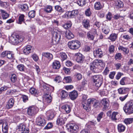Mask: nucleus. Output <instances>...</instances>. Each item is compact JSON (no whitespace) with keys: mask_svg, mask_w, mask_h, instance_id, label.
<instances>
[{"mask_svg":"<svg viewBox=\"0 0 133 133\" xmlns=\"http://www.w3.org/2000/svg\"><path fill=\"white\" fill-rule=\"evenodd\" d=\"M124 111L127 115L133 113V100L127 102L123 107Z\"/></svg>","mask_w":133,"mask_h":133,"instance_id":"f257e3e1","label":"nucleus"},{"mask_svg":"<svg viewBox=\"0 0 133 133\" xmlns=\"http://www.w3.org/2000/svg\"><path fill=\"white\" fill-rule=\"evenodd\" d=\"M102 61L101 60H95L90 64L91 70L93 72L97 73L99 71V67L102 64Z\"/></svg>","mask_w":133,"mask_h":133,"instance_id":"f03ea898","label":"nucleus"},{"mask_svg":"<svg viewBox=\"0 0 133 133\" xmlns=\"http://www.w3.org/2000/svg\"><path fill=\"white\" fill-rule=\"evenodd\" d=\"M23 37L19 35L11 36L9 38L10 42L13 44L16 45L23 41Z\"/></svg>","mask_w":133,"mask_h":133,"instance_id":"7ed1b4c3","label":"nucleus"},{"mask_svg":"<svg viewBox=\"0 0 133 133\" xmlns=\"http://www.w3.org/2000/svg\"><path fill=\"white\" fill-rule=\"evenodd\" d=\"M94 84L98 87H100L103 83V77L101 75H95L92 77Z\"/></svg>","mask_w":133,"mask_h":133,"instance_id":"20e7f679","label":"nucleus"},{"mask_svg":"<svg viewBox=\"0 0 133 133\" xmlns=\"http://www.w3.org/2000/svg\"><path fill=\"white\" fill-rule=\"evenodd\" d=\"M81 43L77 41H72L68 42V47L72 50L78 49L80 46Z\"/></svg>","mask_w":133,"mask_h":133,"instance_id":"39448f33","label":"nucleus"},{"mask_svg":"<svg viewBox=\"0 0 133 133\" xmlns=\"http://www.w3.org/2000/svg\"><path fill=\"white\" fill-rule=\"evenodd\" d=\"M66 118L65 115L63 114H60L58 117L56 121V124L58 125H61L64 124L66 120Z\"/></svg>","mask_w":133,"mask_h":133,"instance_id":"423d86ee","label":"nucleus"},{"mask_svg":"<svg viewBox=\"0 0 133 133\" xmlns=\"http://www.w3.org/2000/svg\"><path fill=\"white\" fill-rule=\"evenodd\" d=\"M38 111L37 108L34 107H31L27 109V114L29 116H33L36 114Z\"/></svg>","mask_w":133,"mask_h":133,"instance_id":"0eeeda50","label":"nucleus"},{"mask_svg":"<svg viewBox=\"0 0 133 133\" xmlns=\"http://www.w3.org/2000/svg\"><path fill=\"white\" fill-rule=\"evenodd\" d=\"M69 128V131L71 133H77L79 130L78 126L75 123L70 124Z\"/></svg>","mask_w":133,"mask_h":133,"instance_id":"6e6552de","label":"nucleus"},{"mask_svg":"<svg viewBox=\"0 0 133 133\" xmlns=\"http://www.w3.org/2000/svg\"><path fill=\"white\" fill-rule=\"evenodd\" d=\"M75 57L76 61L79 63H83L84 60V56L82 54L78 53L75 54Z\"/></svg>","mask_w":133,"mask_h":133,"instance_id":"1a4fd4ad","label":"nucleus"},{"mask_svg":"<svg viewBox=\"0 0 133 133\" xmlns=\"http://www.w3.org/2000/svg\"><path fill=\"white\" fill-rule=\"evenodd\" d=\"M43 99L44 103H50L52 101V98L48 92H44L43 95Z\"/></svg>","mask_w":133,"mask_h":133,"instance_id":"9d476101","label":"nucleus"},{"mask_svg":"<svg viewBox=\"0 0 133 133\" xmlns=\"http://www.w3.org/2000/svg\"><path fill=\"white\" fill-rule=\"evenodd\" d=\"M109 101L108 98H104L101 101V103L103 106V110H104L108 108L109 105Z\"/></svg>","mask_w":133,"mask_h":133,"instance_id":"9b49d317","label":"nucleus"},{"mask_svg":"<svg viewBox=\"0 0 133 133\" xmlns=\"http://www.w3.org/2000/svg\"><path fill=\"white\" fill-rule=\"evenodd\" d=\"M53 35V39H55V41L56 42H59L61 38V33L59 32H54L52 33Z\"/></svg>","mask_w":133,"mask_h":133,"instance_id":"f8f14e48","label":"nucleus"},{"mask_svg":"<svg viewBox=\"0 0 133 133\" xmlns=\"http://www.w3.org/2000/svg\"><path fill=\"white\" fill-rule=\"evenodd\" d=\"M69 95L70 98L72 100L75 99L78 96L77 91L75 90L70 92Z\"/></svg>","mask_w":133,"mask_h":133,"instance_id":"ddd939ff","label":"nucleus"},{"mask_svg":"<svg viewBox=\"0 0 133 133\" xmlns=\"http://www.w3.org/2000/svg\"><path fill=\"white\" fill-rule=\"evenodd\" d=\"M94 56L97 57L101 58L103 55V53L101 49L96 50L94 52Z\"/></svg>","mask_w":133,"mask_h":133,"instance_id":"4468645a","label":"nucleus"},{"mask_svg":"<svg viewBox=\"0 0 133 133\" xmlns=\"http://www.w3.org/2000/svg\"><path fill=\"white\" fill-rule=\"evenodd\" d=\"M130 90L129 88L123 87L119 88L118 91L119 94H125Z\"/></svg>","mask_w":133,"mask_h":133,"instance_id":"2eb2a0df","label":"nucleus"},{"mask_svg":"<svg viewBox=\"0 0 133 133\" xmlns=\"http://www.w3.org/2000/svg\"><path fill=\"white\" fill-rule=\"evenodd\" d=\"M14 103V99L12 98L10 99L8 102L7 104L6 105V108L7 109H9L11 108L13 106Z\"/></svg>","mask_w":133,"mask_h":133,"instance_id":"dca6fc26","label":"nucleus"},{"mask_svg":"<svg viewBox=\"0 0 133 133\" xmlns=\"http://www.w3.org/2000/svg\"><path fill=\"white\" fill-rule=\"evenodd\" d=\"M52 66L54 69H58L60 68L61 64L59 61L55 60L53 62Z\"/></svg>","mask_w":133,"mask_h":133,"instance_id":"f3484780","label":"nucleus"},{"mask_svg":"<svg viewBox=\"0 0 133 133\" xmlns=\"http://www.w3.org/2000/svg\"><path fill=\"white\" fill-rule=\"evenodd\" d=\"M46 116L47 119L49 120H52L54 117L55 115L53 111H48L46 112Z\"/></svg>","mask_w":133,"mask_h":133,"instance_id":"a211bd4d","label":"nucleus"},{"mask_svg":"<svg viewBox=\"0 0 133 133\" xmlns=\"http://www.w3.org/2000/svg\"><path fill=\"white\" fill-rule=\"evenodd\" d=\"M37 124L40 126H44L46 123L45 120L41 117L38 118H37Z\"/></svg>","mask_w":133,"mask_h":133,"instance_id":"6ab92c4d","label":"nucleus"},{"mask_svg":"<svg viewBox=\"0 0 133 133\" xmlns=\"http://www.w3.org/2000/svg\"><path fill=\"white\" fill-rule=\"evenodd\" d=\"M0 11L1 12V16L3 19H5L9 17V14H8L6 11L0 9Z\"/></svg>","mask_w":133,"mask_h":133,"instance_id":"aec40b11","label":"nucleus"},{"mask_svg":"<svg viewBox=\"0 0 133 133\" xmlns=\"http://www.w3.org/2000/svg\"><path fill=\"white\" fill-rule=\"evenodd\" d=\"M94 8L95 9L99 10L102 8L104 5H102L99 2H97L95 4Z\"/></svg>","mask_w":133,"mask_h":133,"instance_id":"412c9836","label":"nucleus"},{"mask_svg":"<svg viewBox=\"0 0 133 133\" xmlns=\"http://www.w3.org/2000/svg\"><path fill=\"white\" fill-rule=\"evenodd\" d=\"M62 108L67 113H70L71 110L70 106L68 104L63 105L62 107Z\"/></svg>","mask_w":133,"mask_h":133,"instance_id":"4be33fe9","label":"nucleus"},{"mask_svg":"<svg viewBox=\"0 0 133 133\" xmlns=\"http://www.w3.org/2000/svg\"><path fill=\"white\" fill-rule=\"evenodd\" d=\"M117 128L119 132H122L125 131V127L123 124H119L118 125Z\"/></svg>","mask_w":133,"mask_h":133,"instance_id":"5701e85b","label":"nucleus"},{"mask_svg":"<svg viewBox=\"0 0 133 133\" xmlns=\"http://www.w3.org/2000/svg\"><path fill=\"white\" fill-rule=\"evenodd\" d=\"M65 35L66 37L68 39H72L74 37V34L69 30L66 31Z\"/></svg>","mask_w":133,"mask_h":133,"instance_id":"b1692460","label":"nucleus"},{"mask_svg":"<svg viewBox=\"0 0 133 133\" xmlns=\"http://www.w3.org/2000/svg\"><path fill=\"white\" fill-rule=\"evenodd\" d=\"M31 46L30 45H28L26 46L23 50L24 54L26 55L29 54L31 51Z\"/></svg>","mask_w":133,"mask_h":133,"instance_id":"393cba45","label":"nucleus"},{"mask_svg":"<svg viewBox=\"0 0 133 133\" xmlns=\"http://www.w3.org/2000/svg\"><path fill=\"white\" fill-rule=\"evenodd\" d=\"M42 55L43 56L46 58L49 61H51L53 58L52 54L49 53L43 52L42 53Z\"/></svg>","mask_w":133,"mask_h":133,"instance_id":"a878e982","label":"nucleus"},{"mask_svg":"<svg viewBox=\"0 0 133 133\" xmlns=\"http://www.w3.org/2000/svg\"><path fill=\"white\" fill-rule=\"evenodd\" d=\"M68 92L64 90H62L61 92V96L62 99H65L67 98L68 95Z\"/></svg>","mask_w":133,"mask_h":133,"instance_id":"bb28decb","label":"nucleus"},{"mask_svg":"<svg viewBox=\"0 0 133 133\" xmlns=\"http://www.w3.org/2000/svg\"><path fill=\"white\" fill-rule=\"evenodd\" d=\"M62 17L67 19L73 18L71 12L70 11L66 12L65 14L62 16Z\"/></svg>","mask_w":133,"mask_h":133,"instance_id":"cd10ccee","label":"nucleus"},{"mask_svg":"<svg viewBox=\"0 0 133 133\" xmlns=\"http://www.w3.org/2000/svg\"><path fill=\"white\" fill-rule=\"evenodd\" d=\"M25 126L23 123H21L16 127V129L19 131H21L25 129Z\"/></svg>","mask_w":133,"mask_h":133,"instance_id":"c85d7f7f","label":"nucleus"},{"mask_svg":"<svg viewBox=\"0 0 133 133\" xmlns=\"http://www.w3.org/2000/svg\"><path fill=\"white\" fill-rule=\"evenodd\" d=\"M30 93L34 96L37 97L38 96V92L34 88H31L29 90Z\"/></svg>","mask_w":133,"mask_h":133,"instance_id":"c756f323","label":"nucleus"},{"mask_svg":"<svg viewBox=\"0 0 133 133\" xmlns=\"http://www.w3.org/2000/svg\"><path fill=\"white\" fill-rule=\"evenodd\" d=\"M119 50H121L125 52L126 54H128L129 52V49L126 47H124L122 46H119L118 47Z\"/></svg>","mask_w":133,"mask_h":133,"instance_id":"7c9ffc66","label":"nucleus"},{"mask_svg":"<svg viewBox=\"0 0 133 133\" xmlns=\"http://www.w3.org/2000/svg\"><path fill=\"white\" fill-rule=\"evenodd\" d=\"M117 37V34L114 33L111 34L108 37V39L112 41L113 42L115 41Z\"/></svg>","mask_w":133,"mask_h":133,"instance_id":"2f4dec72","label":"nucleus"},{"mask_svg":"<svg viewBox=\"0 0 133 133\" xmlns=\"http://www.w3.org/2000/svg\"><path fill=\"white\" fill-rule=\"evenodd\" d=\"M89 22L90 21L88 19H84L82 22L83 25L85 28L87 29L90 26Z\"/></svg>","mask_w":133,"mask_h":133,"instance_id":"473e14b6","label":"nucleus"},{"mask_svg":"<svg viewBox=\"0 0 133 133\" xmlns=\"http://www.w3.org/2000/svg\"><path fill=\"white\" fill-rule=\"evenodd\" d=\"M82 104L83 108L86 110L90 108L91 106L89 105L87 103H86L85 102H82Z\"/></svg>","mask_w":133,"mask_h":133,"instance_id":"72a5a7b5","label":"nucleus"},{"mask_svg":"<svg viewBox=\"0 0 133 133\" xmlns=\"http://www.w3.org/2000/svg\"><path fill=\"white\" fill-rule=\"evenodd\" d=\"M55 8L56 11L59 13H63L64 11V10L60 6L58 5L55 6Z\"/></svg>","mask_w":133,"mask_h":133,"instance_id":"f704fd0d","label":"nucleus"},{"mask_svg":"<svg viewBox=\"0 0 133 133\" xmlns=\"http://www.w3.org/2000/svg\"><path fill=\"white\" fill-rule=\"evenodd\" d=\"M19 6L21 9V10L23 11H25L28 9V7L27 5L26 4H19Z\"/></svg>","mask_w":133,"mask_h":133,"instance_id":"c9c22d12","label":"nucleus"},{"mask_svg":"<svg viewBox=\"0 0 133 133\" xmlns=\"http://www.w3.org/2000/svg\"><path fill=\"white\" fill-rule=\"evenodd\" d=\"M4 128H2V131L4 133H8V124L7 122H5L4 124Z\"/></svg>","mask_w":133,"mask_h":133,"instance_id":"e433bc0d","label":"nucleus"},{"mask_svg":"<svg viewBox=\"0 0 133 133\" xmlns=\"http://www.w3.org/2000/svg\"><path fill=\"white\" fill-rule=\"evenodd\" d=\"M72 25L71 22L70 21H69L63 25V27L65 29H67L71 27Z\"/></svg>","mask_w":133,"mask_h":133,"instance_id":"4c0bfd02","label":"nucleus"},{"mask_svg":"<svg viewBox=\"0 0 133 133\" xmlns=\"http://www.w3.org/2000/svg\"><path fill=\"white\" fill-rule=\"evenodd\" d=\"M59 55L60 56V57L62 61L66 59L67 56L65 53H60Z\"/></svg>","mask_w":133,"mask_h":133,"instance_id":"58836bf2","label":"nucleus"},{"mask_svg":"<svg viewBox=\"0 0 133 133\" xmlns=\"http://www.w3.org/2000/svg\"><path fill=\"white\" fill-rule=\"evenodd\" d=\"M95 35L92 34L91 32H89L87 33V37L90 40H93L94 38Z\"/></svg>","mask_w":133,"mask_h":133,"instance_id":"ea45409f","label":"nucleus"},{"mask_svg":"<svg viewBox=\"0 0 133 133\" xmlns=\"http://www.w3.org/2000/svg\"><path fill=\"white\" fill-rule=\"evenodd\" d=\"M24 16L23 14L21 15L19 17L18 21V24H21L22 22H23L24 21Z\"/></svg>","mask_w":133,"mask_h":133,"instance_id":"a19ab883","label":"nucleus"},{"mask_svg":"<svg viewBox=\"0 0 133 133\" xmlns=\"http://www.w3.org/2000/svg\"><path fill=\"white\" fill-rule=\"evenodd\" d=\"M133 122V118H129L125 119L124 121V123L127 124H130Z\"/></svg>","mask_w":133,"mask_h":133,"instance_id":"79ce46f5","label":"nucleus"},{"mask_svg":"<svg viewBox=\"0 0 133 133\" xmlns=\"http://www.w3.org/2000/svg\"><path fill=\"white\" fill-rule=\"evenodd\" d=\"M118 114L117 112H113L111 115V118L112 120L116 121L117 120V115Z\"/></svg>","mask_w":133,"mask_h":133,"instance_id":"37998d69","label":"nucleus"},{"mask_svg":"<svg viewBox=\"0 0 133 133\" xmlns=\"http://www.w3.org/2000/svg\"><path fill=\"white\" fill-rule=\"evenodd\" d=\"M44 10L46 12H50L52 10V7L50 5L47 6L44 9Z\"/></svg>","mask_w":133,"mask_h":133,"instance_id":"c03bdc74","label":"nucleus"},{"mask_svg":"<svg viewBox=\"0 0 133 133\" xmlns=\"http://www.w3.org/2000/svg\"><path fill=\"white\" fill-rule=\"evenodd\" d=\"M35 15V11L34 10L31 11L29 12L28 14L29 17L30 18H34Z\"/></svg>","mask_w":133,"mask_h":133,"instance_id":"a18cd8bd","label":"nucleus"},{"mask_svg":"<svg viewBox=\"0 0 133 133\" xmlns=\"http://www.w3.org/2000/svg\"><path fill=\"white\" fill-rule=\"evenodd\" d=\"M14 56V54L12 53V52L8 51L6 55L7 58L9 59H12L13 58Z\"/></svg>","mask_w":133,"mask_h":133,"instance_id":"49530a36","label":"nucleus"},{"mask_svg":"<svg viewBox=\"0 0 133 133\" xmlns=\"http://www.w3.org/2000/svg\"><path fill=\"white\" fill-rule=\"evenodd\" d=\"M102 30L103 32L106 35L108 34L110 31V29L107 26L104 28L102 29Z\"/></svg>","mask_w":133,"mask_h":133,"instance_id":"de8ad7c7","label":"nucleus"},{"mask_svg":"<svg viewBox=\"0 0 133 133\" xmlns=\"http://www.w3.org/2000/svg\"><path fill=\"white\" fill-rule=\"evenodd\" d=\"M100 102L98 100H96L95 99V101L94 103L93 107L95 108H96L98 107H99Z\"/></svg>","mask_w":133,"mask_h":133,"instance_id":"09e8293b","label":"nucleus"},{"mask_svg":"<svg viewBox=\"0 0 133 133\" xmlns=\"http://www.w3.org/2000/svg\"><path fill=\"white\" fill-rule=\"evenodd\" d=\"M10 79L12 82H15L17 80L16 75L15 74L12 75L10 78Z\"/></svg>","mask_w":133,"mask_h":133,"instance_id":"8fccbe9b","label":"nucleus"},{"mask_svg":"<svg viewBox=\"0 0 133 133\" xmlns=\"http://www.w3.org/2000/svg\"><path fill=\"white\" fill-rule=\"evenodd\" d=\"M63 81H65L66 83H69L71 82L72 80L70 77L67 76L64 78Z\"/></svg>","mask_w":133,"mask_h":133,"instance_id":"3c124183","label":"nucleus"},{"mask_svg":"<svg viewBox=\"0 0 133 133\" xmlns=\"http://www.w3.org/2000/svg\"><path fill=\"white\" fill-rule=\"evenodd\" d=\"M85 3V2L84 0H79L77 1V4L81 6H83Z\"/></svg>","mask_w":133,"mask_h":133,"instance_id":"603ef678","label":"nucleus"},{"mask_svg":"<svg viewBox=\"0 0 133 133\" xmlns=\"http://www.w3.org/2000/svg\"><path fill=\"white\" fill-rule=\"evenodd\" d=\"M95 99L94 98L89 99L87 100V102L89 105L90 106L91 104L94 103Z\"/></svg>","mask_w":133,"mask_h":133,"instance_id":"864d4df0","label":"nucleus"},{"mask_svg":"<svg viewBox=\"0 0 133 133\" xmlns=\"http://www.w3.org/2000/svg\"><path fill=\"white\" fill-rule=\"evenodd\" d=\"M103 114L104 112H101L98 115L97 118V120L98 122L100 121L101 119L103 117Z\"/></svg>","mask_w":133,"mask_h":133,"instance_id":"5fc2aeb1","label":"nucleus"},{"mask_svg":"<svg viewBox=\"0 0 133 133\" xmlns=\"http://www.w3.org/2000/svg\"><path fill=\"white\" fill-rule=\"evenodd\" d=\"M17 69L21 71H24V66L22 64H19L17 66Z\"/></svg>","mask_w":133,"mask_h":133,"instance_id":"6e6d98bb","label":"nucleus"},{"mask_svg":"<svg viewBox=\"0 0 133 133\" xmlns=\"http://www.w3.org/2000/svg\"><path fill=\"white\" fill-rule=\"evenodd\" d=\"M117 6L118 8H121L123 6V2L121 1H118L116 3Z\"/></svg>","mask_w":133,"mask_h":133,"instance_id":"4d7b16f0","label":"nucleus"},{"mask_svg":"<svg viewBox=\"0 0 133 133\" xmlns=\"http://www.w3.org/2000/svg\"><path fill=\"white\" fill-rule=\"evenodd\" d=\"M42 87L44 88V91H48L49 90V89L48 86V85L44 83L42 85Z\"/></svg>","mask_w":133,"mask_h":133,"instance_id":"13d9d810","label":"nucleus"},{"mask_svg":"<svg viewBox=\"0 0 133 133\" xmlns=\"http://www.w3.org/2000/svg\"><path fill=\"white\" fill-rule=\"evenodd\" d=\"M8 88L9 87L7 86H4L0 88V92L2 94L3 91L6 90L8 89Z\"/></svg>","mask_w":133,"mask_h":133,"instance_id":"bf43d9fd","label":"nucleus"},{"mask_svg":"<svg viewBox=\"0 0 133 133\" xmlns=\"http://www.w3.org/2000/svg\"><path fill=\"white\" fill-rule=\"evenodd\" d=\"M85 14L86 16H90L91 14V12L90 8L88 9L85 11Z\"/></svg>","mask_w":133,"mask_h":133,"instance_id":"052dcab7","label":"nucleus"},{"mask_svg":"<svg viewBox=\"0 0 133 133\" xmlns=\"http://www.w3.org/2000/svg\"><path fill=\"white\" fill-rule=\"evenodd\" d=\"M114 46L113 45H110L109 48V51L110 53H112L114 51Z\"/></svg>","mask_w":133,"mask_h":133,"instance_id":"680f3d73","label":"nucleus"},{"mask_svg":"<svg viewBox=\"0 0 133 133\" xmlns=\"http://www.w3.org/2000/svg\"><path fill=\"white\" fill-rule=\"evenodd\" d=\"M72 16L73 18L78 14V12L77 10H75L71 11Z\"/></svg>","mask_w":133,"mask_h":133,"instance_id":"e2e57ef3","label":"nucleus"},{"mask_svg":"<svg viewBox=\"0 0 133 133\" xmlns=\"http://www.w3.org/2000/svg\"><path fill=\"white\" fill-rule=\"evenodd\" d=\"M112 17V16L110 12L108 13L106 15V18L109 21H110Z\"/></svg>","mask_w":133,"mask_h":133,"instance_id":"0e129e2a","label":"nucleus"},{"mask_svg":"<svg viewBox=\"0 0 133 133\" xmlns=\"http://www.w3.org/2000/svg\"><path fill=\"white\" fill-rule=\"evenodd\" d=\"M32 57L33 59L36 62L39 59L38 56L35 54H33L32 55Z\"/></svg>","mask_w":133,"mask_h":133,"instance_id":"69168bd1","label":"nucleus"},{"mask_svg":"<svg viewBox=\"0 0 133 133\" xmlns=\"http://www.w3.org/2000/svg\"><path fill=\"white\" fill-rule=\"evenodd\" d=\"M122 58V56L120 53L117 54L115 56V58L116 59H120Z\"/></svg>","mask_w":133,"mask_h":133,"instance_id":"338daca9","label":"nucleus"},{"mask_svg":"<svg viewBox=\"0 0 133 133\" xmlns=\"http://www.w3.org/2000/svg\"><path fill=\"white\" fill-rule=\"evenodd\" d=\"M54 80L55 81L59 83L61 81L62 79L60 76H58L55 78Z\"/></svg>","mask_w":133,"mask_h":133,"instance_id":"774afa93","label":"nucleus"}]
</instances>
